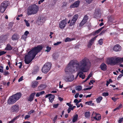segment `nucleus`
<instances>
[{
	"label": "nucleus",
	"mask_w": 123,
	"mask_h": 123,
	"mask_svg": "<svg viewBox=\"0 0 123 123\" xmlns=\"http://www.w3.org/2000/svg\"><path fill=\"white\" fill-rule=\"evenodd\" d=\"M91 64V62L86 57H85L79 62L77 60L71 61L65 69V72L69 74L72 73L76 69V70L79 69L82 72L81 73L80 72L79 74L86 72L88 71Z\"/></svg>",
	"instance_id": "f257e3e1"
},
{
	"label": "nucleus",
	"mask_w": 123,
	"mask_h": 123,
	"mask_svg": "<svg viewBox=\"0 0 123 123\" xmlns=\"http://www.w3.org/2000/svg\"><path fill=\"white\" fill-rule=\"evenodd\" d=\"M38 6L35 4L29 6L27 10V14L28 15L36 14L38 10Z\"/></svg>",
	"instance_id": "f03ea898"
},
{
	"label": "nucleus",
	"mask_w": 123,
	"mask_h": 123,
	"mask_svg": "<svg viewBox=\"0 0 123 123\" xmlns=\"http://www.w3.org/2000/svg\"><path fill=\"white\" fill-rule=\"evenodd\" d=\"M43 48V47L42 45H38L37 46H35L33 49L29 52V53L32 52L34 57H35L36 55L42 50Z\"/></svg>",
	"instance_id": "7ed1b4c3"
},
{
	"label": "nucleus",
	"mask_w": 123,
	"mask_h": 123,
	"mask_svg": "<svg viewBox=\"0 0 123 123\" xmlns=\"http://www.w3.org/2000/svg\"><path fill=\"white\" fill-rule=\"evenodd\" d=\"M52 64L50 62H47L44 65L42 68V71L43 73H47L49 71L51 67Z\"/></svg>",
	"instance_id": "20e7f679"
},
{
	"label": "nucleus",
	"mask_w": 123,
	"mask_h": 123,
	"mask_svg": "<svg viewBox=\"0 0 123 123\" xmlns=\"http://www.w3.org/2000/svg\"><path fill=\"white\" fill-rule=\"evenodd\" d=\"M9 5L10 3L9 1H4L1 5L0 7V12L3 13L6 9L7 6Z\"/></svg>",
	"instance_id": "39448f33"
},
{
	"label": "nucleus",
	"mask_w": 123,
	"mask_h": 123,
	"mask_svg": "<svg viewBox=\"0 0 123 123\" xmlns=\"http://www.w3.org/2000/svg\"><path fill=\"white\" fill-rule=\"evenodd\" d=\"M19 106L18 105H15L11 107L10 112L11 113L15 112H17L19 111Z\"/></svg>",
	"instance_id": "423d86ee"
},
{
	"label": "nucleus",
	"mask_w": 123,
	"mask_h": 123,
	"mask_svg": "<svg viewBox=\"0 0 123 123\" xmlns=\"http://www.w3.org/2000/svg\"><path fill=\"white\" fill-rule=\"evenodd\" d=\"M107 63L108 65H110L111 66H114L116 64L115 59H114L113 58L109 59L107 60Z\"/></svg>",
	"instance_id": "0eeeda50"
},
{
	"label": "nucleus",
	"mask_w": 123,
	"mask_h": 123,
	"mask_svg": "<svg viewBox=\"0 0 123 123\" xmlns=\"http://www.w3.org/2000/svg\"><path fill=\"white\" fill-rule=\"evenodd\" d=\"M67 20L65 19L62 20L59 23V27L62 29H63L65 27L67 24Z\"/></svg>",
	"instance_id": "6e6552de"
},
{
	"label": "nucleus",
	"mask_w": 123,
	"mask_h": 123,
	"mask_svg": "<svg viewBox=\"0 0 123 123\" xmlns=\"http://www.w3.org/2000/svg\"><path fill=\"white\" fill-rule=\"evenodd\" d=\"M48 97H49V99L50 102L52 103L55 98V96L52 95V94H49L46 95L45 96V98Z\"/></svg>",
	"instance_id": "1a4fd4ad"
},
{
	"label": "nucleus",
	"mask_w": 123,
	"mask_h": 123,
	"mask_svg": "<svg viewBox=\"0 0 123 123\" xmlns=\"http://www.w3.org/2000/svg\"><path fill=\"white\" fill-rule=\"evenodd\" d=\"M17 101L14 99V97L12 95L10 97L7 101L8 104L11 105L13 104L16 102Z\"/></svg>",
	"instance_id": "9d476101"
},
{
	"label": "nucleus",
	"mask_w": 123,
	"mask_h": 123,
	"mask_svg": "<svg viewBox=\"0 0 123 123\" xmlns=\"http://www.w3.org/2000/svg\"><path fill=\"white\" fill-rule=\"evenodd\" d=\"M100 9L99 8L96 9L95 10L94 15L95 18L100 17L101 16Z\"/></svg>",
	"instance_id": "9b49d317"
},
{
	"label": "nucleus",
	"mask_w": 123,
	"mask_h": 123,
	"mask_svg": "<svg viewBox=\"0 0 123 123\" xmlns=\"http://www.w3.org/2000/svg\"><path fill=\"white\" fill-rule=\"evenodd\" d=\"M80 1L78 0L75 1L74 3L71 4L70 6V8H74V7H78L79 6Z\"/></svg>",
	"instance_id": "f8f14e48"
},
{
	"label": "nucleus",
	"mask_w": 123,
	"mask_h": 123,
	"mask_svg": "<svg viewBox=\"0 0 123 123\" xmlns=\"http://www.w3.org/2000/svg\"><path fill=\"white\" fill-rule=\"evenodd\" d=\"M74 79V76L72 75H70L68 76H66L65 78V80L68 82H72Z\"/></svg>",
	"instance_id": "ddd939ff"
},
{
	"label": "nucleus",
	"mask_w": 123,
	"mask_h": 123,
	"mask_svg": "<svg viewBox=\"0 0 123 123\" xmlns=\"http://www.w3.org/2000/svg\"><path fill=\"white\" fill-rule=\"evenodd\" d=\"M97 37V36H96L90 40L87 45V46L88 48H90L91 47V46L94 43V41L95 40Z\"/></svg>",
	"instance_id": "4468645a"
},
{
	"label": "nucleus",
	"mask_w": 123,
	"mask_h": 123,
	"mask_svg": "<svg viewBox=\"0 0 123 123\" xmlns=\"http://www.w3.org/2000/svg\"><path fill=\"white\" fill-rule=\"evenodd\" d=\"M99 68L102 70L106 71L107 69V65L105 63L103 62L99 66Z\"/></svg>",
	"instance_id": "2eb2a0df"
},
{
	"label": "nucleus",
	"mask_w": 123,
	"mask_h": 123,
	"mask_svg": "<svg viewBox=\"0 0 123 123\" xmlns=\"http://www.w3.org/2000/svg\"><path fill=\"white\" fill-rule=\"evenodd\" d=\"M36 94V93L35 92L31 93L29 97L27 98V100L30 102H31L33 101Z\"/></svg>",
	"instance_id": "dca6fc26"
},
{
	"label": "nucleus",
	"mask_w": 123,
	"mask_h": 123,
	"mask_svg": "<svg viewBox=\"0 0 123 123\" xmlns=\"http://www.w3.org/2000/svg\"><path fill=\"white\" fill-rule=\"evenodd\" d=\"M21 95H22L20 93L18 92L12 95L14 97V99L17 101L21 97Z\"/></svg>",
	"instance_id": "f3484780"
},
{
	"label": "nucleus",
	"mask_w": 123,
	"mask_h": 123,
	"mask_svg": "<svg viewBox=\"0 0 123 123\" xmlns=\"http://www.w3.org/2000/svg\"><path fill=\"white\" fill-rule=\"evenodd\" d=\"M29 52H28L27 55H25V58L29 60H31L32 58V52H31L29 53Z\"/></svg>",
	"instance_id": "a211bd4d"
},
{
	"label": "nucleus",
	"mask_w": 123,
	"mask_h": 123,
	"mask_svg": "<svg viewBox=\"0 0 123 123\" xmlns=\"http://www.w3.org/2000/svg\"><path fill=\"white\" fill-rule=\"evenodd\" d=\"M113 50L116 51H118L121 50V47L119 44H116L113 48Z\"/></svg>",
	"instance_id": "6ab92c4d"
},
{
	"label": "nucleus",
	"mask_w": 123,
	"mask_h": 123,
	"mask_svg": "<svg viewBox=\"0 0 123 123\" xmlns=\"http://www.w3.org/2000/svg\"><path fill=\"white\" fill-rule=\"evenodd\" d=\"M115 61L116 64L120 62H123V57L120 58L118 57L115 58Z\"/></svg>",
	"instance_id": "aec40b11"
},
{
	"label": "nucleus",
	"mask_w": 123,
	"mask_h": 123,
	"mask_svg": "<svg viewBox=\"0 0 123 123\" xmlns=\"http://www.w3.org/2000/svg\"><path fill=\"white\" fill-rule=\"evenodd\" d=\"M98 115V113L97 114L96 112L93 111L91 115V118H93L95 119V118H96L97 117Z\"/></svg>",
	"instance_id": "412c9836"
},
{
	"label": "nucleus",
	"mask_w": 123,
	"mask_h": 123,
	"mask_svg": "<svg viewBox=\"0 0 123 123\" xmlns=\"http://www.w3.org/2000/svg\"><path fill=\"white\" fill-rule=\"evenodd\" d=\"M12 48L11 46L9 44H8L6 45V47L5 48V49L7 50H11Z\"/></svg>",
	"instance_id": "4be33fe9"
},
{
	"label": "nucleus",
	"mask_w": 123,
	"mask_h": 123,
	"mask_svg": "<svg viewBox=\"0 0 123 123\" xmlns=\"http://www.w3.org/2000/svg\"><path fill=\"white\" fill-rule=\"evenodd\" d=\"M35 57H34L33 56V55L32 56V59L31 60H29L28 59H26V58H25L24 59V61L27 64H28L29 63H30L31 61H32L34 59V58Z\"/></svg>",
	"instance_id": "5701e85b"
},
{
	"label": "nucleus",
	"mask_w": 123,
	"mask_h": 123,
	"mask_svg": "<svg viewBox=\"0 0 123 123\" xmlns=\"http://www.w3.org/2000/svg\"><path fill=\"white\" fill-rule=\"evenodd\" d=\"M104 27H102L101 28L99 29L98 30H96L94 32H93V35H95L96 34H98V33H99L100 32V31L102 30L104 28Z\"/></svg>",
	"instance_id": "b1692460"
},
{
	"label": "nucleus",
	"mask_w": 123,
	"mask_h": 123,
	"mask_svg": "<svg viewBox=\"0 0 123 123\" xmlns=\"http://www.w3.org/2000/svg\"><path fill=\"white\" fill-rule=\"evenodd\" d=\"M38 82L36 81H33L32 83V87L35 88L37 86L38 84Z\"/></svg>",
	"instance_id": "393cba45"
},
{
	"label": "nucleus",
	"mask_w": 123,
	"mask_h": 123,
	"mask_svg": "<svg viewBox=\"0 0 123 123\" xmlns=\"http://www.w3.org/2000/svg\"><path fill=\"white\" fill-rule=\"evenodd\" d=\"M75 38H70L69 37H67L65 40V42H70L73 40H75Z\"/></svg>",
	"instance_id": "a878e982"
},
{
	"label": "nucleus",
	"mask_w": 123,
	"mask_h": 123,
	"mask_svg": "<svg viewBox=\"0 0 123 123\" xmlns=\"http://www.w3.org/2000/svg\"><path fill=\"white\" fill-rule=\"evenodd\" d=\"M84 116L86 118H89L90 116V113L89 111L86 112L84 113Z\"/></svg>",
	"instance_id": "bb28decb"
},
{
	"label": "nucleus",
	"mask_w": 123,
	"mask_h": 123,
	"mask_svg": "<svg viewBox=\"0 0 123 123\" xmlns=\"http://www.w3.org/2000/svg\"><path fill=\"white\" fill-rule=\"evenodd\" d=\"M78 118V115L76 114L74 115L72 121L73 123L75 122L77 120Z\"/></svg>",
	"instance_id": "cd10ccee"
},
{
	"label": "nucleus",
	"mask_w": 123,
	"mask_h": 123,
	"mask_svg": "<svg viewBox=\"0 0 123 123\" xmlns=\"http://www.w3.org/2000/svg\"><path fill=\"white\" fill-rule=\"evenodd\" d=\"M19 116H17L13 119L11 121H9L8 123H13L15 120L19 118Z\"/></svg>",
	"instance_id": "c85d7f7f"
},
{
	"label": "nucleus",
	"mask_w": 123,
	"mask_h": 123,
	"mask_svg": "<svg viewBox=\"0 0 123 123\" xmlns=\"http://www.w3.org/2000/svg\"><path fill=\"white\" fill-rule=\"evenodd\" d=\"M38 19H39L38 21L40 22V24H42V23L44 22L45 21L44 18H40V19L39 18H38Z\"/></svg>",
	"instance_id": "c756f323"
},
{
	"label": "nucleus",
	"mask_w": 123,
	"mask_h": 123,
	"mask_svg": "<svg viewBox=\"0 0 123 123\" xmlns=\"http://www.w3.org/2000/svg\"><path fill=\"white\" fill-rule=\"evenodd\" d=\"M92 101L86 102H85V104L88 105H93L94 104V103H92Z\"/></svg>",
	"instance_id": "7c9ffc66"
},
{
	"label": "nucleus",
	"mask_w": 123,
	"mask_h": 123,
	"mask_svg": "<svg viewBox=\"0 0 123 123\" xmlns=\"http://www.w3.org/2000/svg\"><path fill=\"white\" fill-rule=\"evenodd\" d=\"M103 98L102 97H101V96L98 97L96 99V101L97 103H100L102 99Z\"/></svg>",
	"instance_id": "2f4dec72"
},
{
	"label": "nucleus",
	"mask_w": 123,
	"mask_h": 123,
	"mask_svg": "<svg viewBox=\"0 0 123 123\" xmlns=\"http://www.w3.org/2000/svg\"><path fill=\"white\" fill-rule=\"evenodd\" d=\"M46 85L42 84L39 87V89L41 90H43V89H44L46 88Z\"/></svg>",
	"instance_id": "473e14b6"
},
{
	"label": "nucleus",
	"mask_w": 123,
	"mask_h": 123,
	"mask_svg": "<svg viewBox=\"0 0 123 123\" xmlns=\"http://www.w3.org/2000/svg\"><path fill=\"white\" fill-rule=\"evenodd\" d=\"M78 17L79 15L78 14H75L74 15L72 19L76 22L78 18Z\"/></svg>",
	"instance_id": "72a5a7b5"
},
{
	"label": "nucleus",
	"mask_w": 123,
	"mask_h": 123,
	"mask_svg": "<svg viewBox=\"0 0 123 123\" xmlns=\"http://www.w3.org/2000/svg\"><path fill=\"white\" fill-rule=\"evenodd\" d=\"M75 89L76 90L80 91L82 89V87L81 86H78L75 87Z\"/></svg>",
	"instance_id": "f704fd0d"
},
{
	"label": "nucleus",
	"mask_w": 123,
	"mask_h": 123,
	"mask_svg": "<svg viewBox=\"0 0 123 123\" xmlns=\"http://www.w3.org/2000/svg\"><path fill=\"white\" fill-rule=\"evenodd\" d=\"M76 22L73 19H72L71 20L70 23L69 24L70 26H72V25H74L75 24V23Z\"/></svg>",
	"instance_id": "c9c22d12"
},
{
	"label": "nucleus",
	"mask_w": 123,
	"mask_h": 123,
	"mask_svg": "<svg viewBox=\"0 0 123 123\" xmlns=\"http://www.w3.org/2000/svg\"><path fill=\"white\" fill-rule=\"evenodd\" d=\"M17 39V35L15 34H14L12 36V40H16Z\"/></svg>",
	"instance_id": "e433bc0d"
},
{
	"label": "nucleus",
	"mask_w": 123,
	"mask_h": 123,
	"mask_svg": "<svg viewBox=\"0 0 123 123\" xmlns=\"http://www.w3.org/2000/svg\"><path fill=\"white\" fill-rule=\"evenodd\" d=\"M88 18V16L87 15H85L83 17V20L84 21H85L87 22V20Z\"/></svg>",
	"instance_id": "4c0bfd02"
},
{
	"label": "nucleus",
	"mask_w": 123,
	"mask_h": 123,
	"mask_svg": "<svg viewBox=\"0 0 123 123\" xmlns=\"http://www.w3.org/2000/svg\"><path fill=\"white\" fill-rule=\"evenodd\" d=\"M47 49L45 50V51L47 52H49L51 49V47H49L48 46L46 47Z\"/></svg>",
	"instance_id": "58836bf2"
},
{
	"label": "nucleus",
	"mask_w": 123,
	"mask_h": 123,
	"mask_svg": "<svg viewBox=\"0 0 123 123\" xmlns=\"http://www.w3.org/2000/svg\"><path fill=\"white\" fill-rule=\"evenodd\" d=\"M86 22L85 21H84L83 20H82V21L80 24V26H82Z\"/></svg>",
	"instance_id": "ea45409f"
},
{
	"label": "nucleus",
	"mask_w": 123,
	"mask_h": 123,
	"mask_svg": "<svg viewBox=\"0 0 123 123\" xmlns=\"http://www.w3.org/2000/svg\"><path fill=\"white\" fill-rule=\"evenodd\" d=\"M4 67L3 66H0V72L1 73H3L4 72Z\"/></svg>",
	"instance_id": "a19ab883"
},
{
	"label": "nucleus",
	"mask_w": 123,
	"mask_h": 123,
	"mask_svg": "<svg viewBox=\"0 0 123 123\" xmlns=\"http://www.w3.org/2000/svg\"><path fill=\"white\" fill-rule=\"evenodd\" d=\"M59 105V104L57 103V104H54L53 105V107L54 108H57Z\"/></svg>",
	"instance_id": "79ce46f5"
},
{
	"label": "nucleus",
	"mask_w": 123,
	"mask_h": 123,
	"mask_svg": "<svg viewBox=\"0 0 123 123\" xmlns=\"http://www.w3.org/2000/svg\"><path fill=\"white\" fill-rule=\"evenodd\" d=\"M24 21L25 22L26 25L27 27L29 26H30V24L27 21L26 19H24Z\"/></svg>",
	"instance_id": "37998d69"
},
{
	"label": "nucleus",
	"mask_w": 123,
	"mask_h": 123,
	"mask_svg": "<svg viewBox=\"0 0 123 123\" xmlns=\"http://www.w3.org/2000/svg\"><path fill=\"white\" fill-rule=\"evenodd\" d=\"M103 43V40L102 39H100L98 41V43L100 45H102Z\"/></svg>",
	"instance_id": "c03bdc74"
},
{
	"label": "nucleus",
	"mask_w": 123,
	"mask_h": 123,
	"mask_svg": "<svg viewBox=\"0 0 123 123\" xmlns=\"http://www.w3.org/2000/svg\"><path fill=\"white\" fill-rule=\"evenodd\" d=\"M98 116L97 117H96V118H95V120H100L101 118V116L100 115H98Z\"/></svg>",
	"instance_id": "a18cd8bd"
},
{
	"label": "nucleus",
	"mask_w": 123,
	"mask_h": 123,
	"mask_svg": "<svg viewBox=\"0 0 123 123\" xmlns=\"http://www.w3.org/2000/svg\"><path fill=\"white\" fill-rule=\"evenodd\" d=\"M102 95L103 96L106 97L109 95V93L107 92H104L102 93Z\"/></svg>",
	"instance_id": "49530a36"
},
{
	"label": "nucleus",
	"mask_w": 123,
	"mask_h": 123,
	"mask_svg": "<svg viewBox=\"0 0 123 123\" xmlns=\"http://www.w3.org/2000/svg\"><path fill=\"white\" fill-rule=\"evenodd\" d=\"M9 74V73L7 71H5L3 73V75L5 76H7Z\"/></svg>",
	"instance_id": "de8ad7c7"
},
{
	"label": "nucleus",
	"mask_w": 123,
	"mask_h": 123,
	"mask_svg": "<svg viewBox=\"0 0 123 123\" xmlns=\"http://www.w3.org/2000/svg\"><path fill=\"white\" fill-rule=\"evenodd\" d=\"M35 111L34 110H31L28 112V114L29 115H30L32 113H34Z\"/></svg>",
	"instance_id": "09e8293b"
},
{
	"label": "nucleus",
	"mask_w": 123,
	"mask_h": 123,
	"mask_svg": "<svg viewBox=\"0 0 123 123\" xmlns=\"http://www.w3.org/2000/svg\"><path fill=\"white\" fill-rule=\"evenodd\" d=\"M57 115H56L55 117L54 118L53 120V123H55L56 122L57 118Z\"/></svg>",
	"instance_id": "8fccbe9b"
},
{
	"label": "nucleus",
	"mask_w": 123,
	"mask_h": 123,
	"mask_svg": "<svg viewBox=\"0 0 123 123\" xmlns=\"http://www.w3.org/2000/svg\"><path fill=\"white\" fill-rule=\"evenodd\" d=\"M93 87V86H90V87L86 88H84L83 90L84 91L87 90H91Z\"/></svg>",
	"instance_id": "3c124183"
},
{
	"label": "nucleus",
	"mask_w": 123,
	"mask_h": 123,
	"mask_svg": "<svg viewBox=\"0 0 123 123\" xmlns=\"http://www.w3.org/2000/svg\"><path fill=\"white\" fill-rule=\"evenodd\" d=\"M27 37V36H26L24 34V35L22 36L21 37V38L25 40L26 39Z\"/></svg>",
	"instance_id": "603ef678"
},
{
	"label": "nucleus",
	"mask_w": 123,
	"mask_h": 123,
	"mask_svg": "<svg viewBox=\"0 0 123 123\" xmlns=\"http://www.w3.org/2000/svg\"><path fill=\"white\" fill-rule=\"evenodd\" d=\"M123 76V73L120 74L117 77V80H120V78H121Z\"/></svg>",
	"instance_id": "864d4df0"
},
{
	"label": "nucleus",
	"mask_w": 123,
	"mask_h": 123,
	"mask_svg": "<svg viewBox=\"0 0 123 123\" xmlns=\"http://www.w3.org/2000/svg\"><path fill=\"white\" fill-rule=\"evenodd\" d=\"M123 118L122 117L120 118L118 121V123H121L123 121Z\"/></svg>",
	"instance_id": "5fc2aeb1"
},
{
	"label": "nucleus",
	"mask_w": 123,
	"mask_h": 123,
	"mask_svg": "<svg viewBox=\"0 0 123 123\" xmlns=\"http://www.w3.org/2000/svg\"><path fill=\"white\" fill-rule=\"evenodd\" d=\"M122 104H120L119 105V106L118 107H117V108H116V110H118L119 109H120L122 108Z\"/></svg>",
	"instance_id": "6e6d98bb"
},
{
	"label": "nucleus",
	"mask_w": 123,
	"mask_h": 123,
	"mask_svg": "<svg viewBox=\"0 0 123 123\" xmlns=\"http://www.w3.org/2000/svg\"><path fill=\"white\" fill-rule=\"evenodd\" d=\"M79 76L80 77L82 78V79H84L85 78V75H83L82 74H80L79 75Z\"/></svg>",
	"instance_id": "4d7b16f0"
},
{
	"label": "nucleus",
	"mask_w": 123,
	"mask_h": 123,
	"mask_svg": "<svg viewBox=\"0 0 123 123\" xmlns=\"http://www.w3.org/2000/svg\"><path fill=\"white\" fill-rule=\"evenodd\" d=\"M61 43H62V42H60V41L58 42H57L56 43H54V45H55V46L57 45H58L59 44Z\"/></svg>",
	"instance_id": "13d9d810"
},
{
	"label": "nucleus",
	"mask_w": 123,
	"mask_h": 123,
	"mask_svg": "<svg viewBox=\"0 0 123 123\" xmlns=\"http://www.w3.org/2000/svg\"><path fill=\"white\" fill-rule=\"evenodd\" d=\"M106 30H103L99 34V35H101L104 34L105 33Z\"/></svg>",
	"instance_id": "bf43d9fd"
},
{
	"label": "nucleus",
	"mask_w": 123,
	"mask_h": 123,
	"mask_svg": "<svg viewBox=\"0 0 123 123\" xmlns=\"http://www.w3.org/2000/svg\"><path fill=\"white\" fill-rule=\"evenodd\" d=\"M6 53V52H5L4 51L0 52V56L5 54Z\"/></svg>",
	"instance_id": "052dcab7"
},
{
	"label": "nucleus",
	"mask_w": 123,
	"mask_h": 123,
	"mask_svg": "<svg viewBox=\"0 0 123 123\" xmlns=\"http://www.w3.org/2000/svg\"><path fill=\"white\" fill-rule=\"evenodd\" d=\"M29 32L28 31H26L25 32L24 34L27 37V36L28 35V34H29Z\"/></svg>",
	"instance_id": "680f3d73"
},
{
	"label": "nucleus",
	"mask_w": 123,
	"mask_h": 123,
	"mask_svg": "<svg viewBox=\"0 0 123 123\" xmlns=\"http://www.w3.org/2000/svg\"><path fill=\"white\" fill-rule=\"evenodd\" d=\"M92 0H86V1L87 3L90 4L92 1Z\"/></svg>",
	"instance_id": "e2e57ef3"
},
{
	"label": "nucleus",
	"mask_w": 123,
	"mask_h": 123,
	"mask_svg": "<svg viewBox=\"0 0 123 123\" xmlns=\"http://www.w3.org/2000/svg\"><path fill=\"white\" fill-rule=\"evenodd\" d=\"M30 116L29 115H27L25 116V119H26L30 117Z\"/></svg>",
	"instance_id": "0e129e2a"
},
{
	"label": "nucleus",
	"mask_w": 123,
	"mask_h": 123,
	"mask_svg": "<svg viewBox=\"0 0 123 123\" xmlns=\"http://www.w3.org/2000/svg\"><path fill=\"white\" fill-rule=\"evenodd\" d=\"M23 76H22L21 77H20L19 79H18V82H20L21 81H22V80H23Z\"/></svg>",
	"instance_id": "69168bd1"
},
{
	"label": "nucleus",
	"mask_w": 123,
	"mask_h": 123,
	"mask_svg": "<svg viewBox=\"0 0 123 123\" xmlns=\"http://www.w3.org/2000/svg\"><path fill=\"white\" fill-rule=\"evenodd\" d=\"M18 64H20V65L19 66V68H21L22 66V62H20L18 63Z\"/></svg>",
	"instance_id": "338daca9"
},
{
	"label": "nucleus",
	"mask_w": 123,
	"mask_h": 123,
	"mask_svg": "<svg viewBox=\"0 0 123 123\" xmlns=\"http://www.w3.org/2000/svg\"><path fill=\"white\" fill-rule=\"evenodd\" d=\"M50 34L49 35V36L50 37V38H52V35L54 33L52 32H50Z\"/></svg>",
	"instance_id": "774afa93"
}]
</instances>
